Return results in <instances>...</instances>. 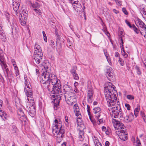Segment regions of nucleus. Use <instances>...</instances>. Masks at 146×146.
Instances as JSON below:
<instances>
[{"label": "nucleus", "mask_w": 146, "mask_h": 146, "mask_svg": "<svg viewBox=\"0 0 146 146\" xmlns=\"http://www.w3.org/2000/svg\"><path fill=\"white\" fill-rule=\"evenodd\" d=\"M115 88L114 85L112 83L109 82L106 84V86L104 87V92L108 105L109 107H113L108 108L112 110V112L114 113L117 110H121V108L119 104H118V101L117 102V106H115V102L117 100V98L116 94L117 92L115 90Z\"/></svg>", "instance_id": "f257e3e1"}, {"label": "nucleus", "mask_w": 146, "mask_h": 146, "mask_svg": "<svg viewBox=\"0 0 146 146\" xmlns=\"http://www.w3.org/2000/svg\"><path fill=\"white\" fill-rule=\"evenodd\" d=\"M58 81H60L57 80V78L55 75L50 73L47 72H43L42 74L41 79L40 80V82L41 84H44V87L45 89H48L49 91L50 89L49 88L50 82L52 85L54 84L58 83Z\"/></svg>", "instance_id": "f03ea898"}, {"label": "nucleus", "mask_w": 146, "mask_h": 146, "mask_svg": "<svg viewBox=\"0 0 146 146\" xmlns=\"http://www.w3.org/2000/svg\"><path fill=\"white\" fill-rule=\"evenodd\" d=\"M35 49L34 60L37 64H39L42 59L43 54L42 49L40 46H36V47L35 46Z\"/></svg>", "instance_id": "7ed1b4c3"}, {"label": "nucleus", "mask_w": 146, "mask_h": 146, "mask_svg": "<svg viewBox=\"0 0 146 146\" xmlns=\"http://www.w3.org/2000/svg\"><path fill=\"white\" fill-rule=\"evenodd\" d=\"M25 109L28 111V113L31 116L33 117L35 115L36 113L35 106L34 102H27L26 105Z\"/></svg>", "instance_id": "20e7f679"}, {"label": "nucleus", "mask_w": 146, "mask_h": 146, "mask_svg": "<svg viewBox=\"0 0 146 146\" xmlns=\"http://www.w3.org/2000/svg\"><path fill=\"white\" fill-rule=\"evenodd\" d=\"M52 132L54 135H57L56 141L58 143H60L63 137H64L65 130L64 129L56 130L55 129H52Z\"/></svg>", "instance_id": "39448f33"}, {"label": "nucleus", "mask_w": 146, "mask_h": 146, "mask_svg": "<svg viewBox=\"0 0 146 146\" xmlns=\"http://www.w3.org/2000/svg\"><path fill=\"white\" fill-rule=\"evenodd\" d=\"M116 127H115V132L118 135L119 138L121 140L124 141L126 140L127 138V134L126 130L125 129L123 130L119 128L116 129Z\"/></svg>", "instance_id": "423d86ee"}, {"label": "nucleus", "mask_w": 146, "mask_h": 146, "mask_svg": "<svg viewBox=\"0 0 146 146\" xmlns=\"http://www.w3.org/2000/svg\"><path fill=\"white\" fill-rule=\"evenodd\" d=\"M27 76H24V79L25 80V84L24 90L27 97H29L32 98L33 95V92L32 89L31 88L29 84H27Z\"/></svg>", "instance_id": "0eeeda50"}, {"label": "nucleus", "mask_w": 146, "mask_h": 146, "mask_svg": "<svg viewBox=\"0 0 146 146\" xmlns=\"http://www.w3.org/2000/svg\"><path fill=\"white\" fill-rule=\"evenodd\" d=\"M28 16V13L25 11H23L21 13L20 16H19V19L21 25L24 26L25 25Z\"/></svg>", "instance_id": "6e6552de"}, {"label": "nucleus", "mask_w": 146, "mask_h": 146, "mask_svg": "<svg viewBox=\"0 0 146 146\" xmlns=\"http://www.w3.org/2000/svg\"><path fill=\"white\" fill-rule=\"evenodd\" d=\"M1 62V65L2 68L3 70L4 73L6 74L7 75H5L6 78H8L11 76V74L8 68L7 67V65L4 61V60L0 61Z\"/></svg>", "instance_id": "1a4fd4ad"}, {"label": "nucleus", "mask_w": 146, "mask_h": 146, "mask_svg": "<svg viewBox=\"0 0 146 146\" xmlns=\"http://www.w3.org/2000/svg\"><path fill=\"white\" fill-rule=\"evenodd\" d=\"M53 102L54 104V108L55 110H57V107L59 106L60 101L63 98V96L62 95L60 96V95H53Z\"/></svg>", "instance_id": "9d476101"}, {"label": "nucleus", "mask_w": 146, "mask_h": 146, "mask_svg": "<svg viewBox=\"0 0 146 146\" xmlns=\"http://www.w3.org/2000/svg\"><path fill=\"white\" fill-rule=\"evenodd\" d=\"M60 82L59 83L54 84L53 85V88H52V90L50 91V92L52 94H59V92L61 91V86L60 84Z\"/></svg>", "instance_id": "9b49d317"}, {"label": "nucleus", "mask_w": 146, "mask_h": 146, "mask_svg": "<svg viewBox=\"0 0 146 146\" xmlns=\"http://www.w3.org/2000/svg\"><path fill=\"white\" fill-rule=\"evenodd\" d=\"M17 114L19 120L23 123V122L25 123L27 120V117L21 108L18 110Z\"/></svg>", "instance_id": "f8f14e48"}, {"label": "nucleus", "mask_w": 146, "mask_h": 146, "mask_svg": "<svg viewBox=\"0 0 146 146\" xmlns=\"http://www.w3.org/2000/svg\"><path fill=\"white\" fill-rule=\"evenodd\" d=\"M105 74L110 81H111L114 80V74L113 72L112 68L110 67H108L107 68Z\"/></svg>", "instance_id": "ddd939ff"}, {"label": "nucleus", "mask_w": 146, "mask_h": 146, "mask_svg": "<svg viewBox=\"0 0 146 146\" xmlns=\"http://www.w3.org/2000/svg\"><path fill=\"white\" fill-rule=\"evenodd\" d=\"M138 9L143 17L146 21V6L143 4H140L139 6Z\"/></svg>", "instance_id": "4468645a"}, {"label": "nucleus", "mask_w": 146, "mask_h": 146, "mask_svg": "<svg viewBox=\"0 0 146 146\" xmlns=\"http://www.w3.org/2000/svg\"><path fill=\"white\" fill-rule=\"evenodd\" d=\"M135 23L137 27L143 29L146 31V25L140 19H137L135 21Z\"/></svg>", "instance_id": "2eb2a0df"}, {"label": "nucleus", "mask_w": 146, "mask_h": 146, "mask_svg": "<svg viewBox=\"0 0 146 146\" xmlns=\"http://www.w3.org/2000/svg\"><path fill=\"white\" fill-rule=\"evenodd\" d=\"M93 112L95 114V116L96 119H98L101 115V109L98 107H96L93 109Z\"/></svg>", "instance_id": "dca6fc26"}, {"label": "nucleus", "mask_w": 146, "mask_h": 146, "mask_svg": "<svg viewBox=\"0 0 146 146\" xmlns=\"http://www.w3.org/2000/svg\"><path fill=\"white\" fill-rule=\"evenodd\" d=\"M54 122L56 124L55 126H54L52 129L58 130L60 129V128H61V129H64V127L62 126L61 123L58 122V120L57 119H55L54 120Z\"/></svg>", "instance_id": "f3484780"}, {"label": "nucleus", "mask_w": 146, "mask_h": 146, "mask_svg": "<svg viewBox=\"0 0 146 146\" xmlns=\"http://www.w3.org/2000/svg\"><path fill=\"white\" fill-rule=\"evenodd\" d=\"M63 90L66 92L72 93L73 90L72 87L68 85L65 84L63 86Z\"/></svg>", "instance_id": "a211bd4d"}, {"label": "nucleus", "mask_w": 146, "mask_h": 146, "mask_svg": "<svg viewBox=\"0 0 146 146\" xmlns=\"http://www.w3.org/2000/svg\"><path fill=\"white\" fill-rule=\"evenodd\" d=\"M114 117V118H120L123 117V114L121 111V110H117L115 113H113Z\"/></svg>", "instance_id": "6ab92c4d"}, {"label": "nucleus", "mask_w": 146, "mask_h": 146, "mask_svg": "<svg viewBox=\"0 0 146 146\" xmlns=\"http://www.w3.org/2000/svg\"><path fill=\"white\" fill-rule=\"evenodd\" d=\"M69 2L72 4H74L73 8L75 9L76 7H79V6L82 7L78 1V0H68Z\"/></svg>", "instance_id": "aec40b11"}, {"label": "nucleus", "mask_w": 146, "mask_h": 146, "mask_svg": "<svg viewBox=\"0 0 146 146\" xmlns=\"http://www.w3.org/2000/svg\"><path fill=\"white\" fill-rule=\"evenodd\" d=\"M20 4H17L16 3H13V8L16 15H18L19 14V6Z\"/></svg>", "instance_id": "412c9836"}, {"label": "nucleus", "mask_w": 146, "mask_h": 146, "mask_svg": "<svg viewBox=\"0 0 146 146\" xmlns=\"http://www.w3.org/2000/svg\"><path fill=\"white\" fill-rule=\"evenodd\" d=\"M123 31H121L118 32V36H120L119 38V42L120 45L123 46V36L122 35Z\"/></svg>", "instance_id": "4be33fe9"}, {"label": "nucleus", "mask_w": 146, "mask_h": 146, "mask_svg": "<svg viewBox=\"0 0 146 146\" xmlns=\"http://www.w3.org/2000/svg\"><path fill=\"white\" fill-rule=\"evenodd\" d=\"M88 91L87 96L93 97V91L92 87L90 85H88Z\"/></svg>", "instance_id": "5701e85b"}, {"label": "nucleus", "mask_w": 146, "mask_h": 146, "mask_svg": "<svg viewBox=\"0 0 146 146\" xmlns=\"http://www.w3.org/2000/svg\"><path fill=\"white\" fill-rule=\"evenodd\" d=\"M0 38L2 41H5L6 39V37L3 30L0 31Z\"/></svg>", "instance_id": "b1692460"}, {"label": "nucleus", "mask_w": 146, "mask_h": 146, "mask_svg": "<svg viewBox=\"0 0 146 146\" xmlns=\"http://www.w3.org/2000/svg\"><path fill=\"white\" fill-rule=\"evenodd\" d=\"M55 34L56 36V40L57 41H56V44L58 46H60L61 45H62L60 42V36L58 34V32L57 31H55Z\"/></svg>", "instance_id": "393cba45"}, {"label": "nucleus", "mask_w": 146, "mask_h": 146, "mask_svg": "<svg viewBox=\"0 0 146 146\" xmlns=\"http://www.w3.org/2000/svg\"><path fill=\"white\" fill-rule=\"evenodd\" d=\"M140 110V105L137 104V107L134 110V114L136 117L138 116L139 112Z\"/></svg>", "instance_id": "a878e982"}, {"label": "nucleus", "mask_w": 146, "mask_h": 146, "mask_svg": "<svg viewBox=\"0 0 146 146\" xmlns=\"http://www.w3.org/2000/svg\"><path fill=\"white\" fill-rule=\"evenodd\" d=\"M0 116L3 119H7V115L3 111L0 109Z\"/></svg>", "instance_id": "bb28decb"}, {"label": "nucleus", "mask_w": 146, "mask_h": 146, "mask_svg": "<svg viewBox=\"0 0 146 146\" xmlns=\"http://www.w3.org/2000/svg\"><path fill=\"white\" fill-rule=\"evenodd\" d=\"M84 132L82 130H80L79 132V137L80 139V141H82L84 138Z\"/></svg>", "instance_id": "cd10ccee"}, {"label": "nucleus", "mask_w": 146, "mask_h": 146, "mask_svg": "<svg viewBox=\"0 0 146 146\" xmlns=\"http://www.w3.org/2000/svg\"><path fill=\"white\" fill-rule=\"evenodd\" d=\"M116 127H116L117 128L116 129L118 128L121 129H124L125 127L123 123L119 121L118 123H117Z\"/></svg>", "instance_id": "c85d7f7f"}, {"label": "nucleus", "mask_w": 146, "mask_h": 146, "mask_svg": "<svg viewBox=\"0 0 146 146\" xmlns=\"http://www.w3.org/2000/svg\"><path fill=\"white\" fill-rule=\"evenodd\" d=\"M75 113L76 116H77L78 117L77 118V120H76V122L77 123V125H78V126H79V123H78L79 121L78 120V119H79L80 120L81 119V115L80 114V113L79 111H78H78L77 112H76V113Z\"/></svg>", "instance_id": "c756f323"}, {"label": "nucleus", "mask_w": 146, "mask_h": 146, "mask_svg": "<svg viewBox=\"0 0 146 146\" xmlns=\"http://www.w3.org/2000/svg\"><path fill=\"white\" fill-rule=\"evenodd\" d=\"M131 29H132L137 34H138L139 33H140L142 35H143L142 33L139 30H138L134 25H133V26H132Z\"/></svg>", "instance_id": "7c9ffc66"}, {"label": "nucleus", "mask_w": 146, "mask_h": 146, "mask_svg": "<svg viewBox=\"0 0 146 146\" xmlns=\"http://www.w3.org/2000/svg\"><path fill=\"white\" fill-rule=\"evenodd\" d=\"M74 110L75 113L78 112L79 111V108L77 104H75L74 106Z\"/></svg>", "instance_id": "2f4dec72"}, {"label": "nucleus", "mask_w": 146, "mask_h": 146, "mask_svg": "<svg viewBox=\"0 0 146 146\" xmlns=\"http://www.w3.org/2000/svg\"><path fill=\"white\" fill-rule=\"evenodd\" d=\"M94 143L95 146H102V144L99 142V141L98 139H95L94 140Z\"/></svg>", "instance_id": "473e14b6"}, {"label": "nucleus", "mask_w": 146, "mask_h": 146, "mask_svg": "<svg viewBox=\"0 0 146 146\" xmlns=\"http://www.w3.org/2000/svg\"><path fill=\"white\" fill-rule=\"evenodd\" d=\"M76 67L74 66L73 67L72 69L70 71L72 75L76 73Z\"/></svg>", "instance_id": "72a5a7b5"}, {"label": "nucleus", "mask_w": 146, "mask_h": 146, "mask_svg": "<svg viewBox=\"0 0 146 146\" xmlns=\"http://www.w3.org/2000/svg\"><path fill=\"white\" fill-rule=\"evenodd\" d=\"M32 6L33 8H36L39 6V4L37 2H35V3L33 4L31 3Z\"/></svg>", "instance_id": "f704fd0d"}, {"label": "nucleus", "mask_w": 146, "mask_h": 146, "mask_svg": "<svg viewBox=\"0 0 146 146\" xmlns=\"http://www.w3.org/2000/svg\"><path fill=\"white\" fill-rule=\"evenodd\" d=\"M124 120L127 123L131 121L127 115H126L125 117H124Z\"/></svg>", "instance_id": "c9c22d12"}, {"label": "nucleus", "mask_w": 146, "mask_h": 146, "mask_svg": "<svg viewBox=\"0 0 146 146\" xmlns=\"http://www.w3.org/2000/svg\"><path fill=\"white\" fill-rule=\"evenodd\" d=\"M118 62L120 63V65L122 66H123L124 65V61L121 58L119 57V60H118Z\"/></svg>", "instance_id": "e433bc0d"}, {"label": "nucleus", "mask_w": 146, "mask_h": 146, "mask_svg": "<svg viewBox=\"0 0 146 146\" xmlns=\"http://www.w3.org/2000/svg\"><path fill=\"white\" fill-rule=\"evenodd\" d=\"M128 116L131 121L134 119V115L133 113H130Z\"/></svg>", "instance_id": "4c0bfd02"}, {"label": "nucleus", "mask_w": 146, "mask_h": 146, "mask_svg": "<svg viewBox=\"0 0 146 146\" xmlns=\"http://www.w3.org/2000/svg\"><path fill=\"white\" fill-rule=\"evenodd\" d=\"M98 120V124L100 125L101 123L103 122V120L102 118H100V117H99L98 119H97Z\"/></svg>", "instance_id": "58836bf2"}, {"label": "nucleus", "mask_w": 146, "mask_h": 146, "mask_svg": "<svg viewBox=\"0 0 146 146\" xmlns=\"http://www.w3.org/2000/svg\"><path fill=\"white\" fill-rule=\"evenodd\" d=\"M135 68L136 69L137 74L139 75H140L141 74V72L139 68L137 66L135 67Z\"/></svg>", "instance_id": "ea45409f"}, {"label": "nucleus", "mask_w": 146, "mask_h": 146, "mask_svg": "<svg viewBox=\"0 0 146 146\" xmlns=\"http://www.w3.org/2000/svg\"><path fill=\"white\" fill-rule=\"evenodd\" d=\"M93 98V97L87 96V100L88 102L89 103H91L92 102Z\"/></svg>", "instance_id": "a19ab883"}, {"label": "nucleus", "mask_w": 146, "mask_h": 146, "mask_svg": "<svg viewBox=\"0 0 146 146\" xmlns=\"http://www.w3.org/2000/svg\"><path fill=\"white\" fill-rule=\"evenodd\" d=\"M15 69L16 70L15 73L17 76H18L19 74V72L18 70V68L17 66H15Z\"/></svg>", "instance_id": "79ce46f5"}, {"label": "nucleus", "mask_w": 146, "mask_h": 146, "mask_svg": "<svg viewBox=\"0 0 146 146\" xmlns=\"http://www.w3.org/2000/svg\"><path fill=\"white\" fill-rule=\"evenodd\" d=\"M125 23L127 24V25L130 28H132V26H133V25H131L130 23L127 20H125Z\"/></svg>", "instance_id": "37998d69"}, {"label": "nucleus", "mask_w": 146, "mask_h": 146, "mask_svg": "<svg viewBox=\"0 0 146 146\" xmlns=\"http://www.w3.org/2000/svg\"><path fill=\"white\" fill-rule=\"evenodd\" d=\"M2 52V50L0 47V61L3 60H4V57L3 55L1 54V52Z\"/></svg>", "instance_id": "c03bdc74"}, {"label": "nucleus", "mask_w": 146, "mask_h": 146, "mask_svg": "<svg viewBox=\"0 0 146 146\" xmlns=\"http://www.w3.org/2000/svg\"><path fill=\"white\" fill-rule=\"evenodd\" d=\"M127 98L130 100H132L134 99V97L131 95H127Z\"/></svg>", "instance_id": "a18cd8bd"}, {"label": "nucleus", "mask_w": 146, "mask_h": 146, "mask_svg": "<svg viewBox=\"0 0 146 146\" xmlns=\"http://www.w3.org/2000/svg\"><path fill=\"white\" fill-rule=\"evenodd\" d=\"M72 75L73 76L74 78V79L76 80H78L79 77L77 73H76L75 74H73Z\"/></svg>", "instance_id": "49530a36"}, {"label": "nucleus", "mask_w": 146, "mask_h": 146, "mask_svg": "<svg viewBox=\"0 0 146 146\" xmlns=\"http://www.w3.org/2000/svg\"><path fill=\"white\" fill-rule=\"evenodd\" d=\"M34 10L38 14L40 15L41 14V12L39 9L35 8L34 9Z\"/></svg>", "instance_id": "de8ad7c7"}, {"label": "nucleus", "mask_w": 146, "mask_h": 146, "mask_svg": "<svg viewBox=\"0 0 146 146\" xmlns=\"http://www.w3.org/2000/svg\"><path fill=\"white\" fill-rule=\"evenodd\" d=\"M89 117L91 121L93 123V124L94 125L96 123V121L93 118L92 116H90Z\"/></svg>", "instance_id": "09e8293b"}, {"label": "nucleus", "mask_w": 146, "mask_h": 146, "mask_svg": "<svg viewBox=\"0 0 146 146\" xmlns=\"http://www.w3.org/2000/svg\"><path fill=\"white\" fill-rule=\"evenodd\" d=\"M119 121H118L117 120L115 119H113L112 120V122L113 123H115L116 124V125L117 126V123L119 122Z\"/></svg>", "instance_id": "8fccbe9b"}, {"label": "nucleus", "mask_w": 146, "mask_h": 146, "mask_svg": "<svg viewBox=\"0 0 146 146\" xmlns=\"http://www.w3.org/2000/svg\"><path fill=\"white\" fill-rule=\"evenodd\" d=\"M103 51L104 52V54H105V55L106 57H107V56L108 55V54L107 53V51L106 49H104Z\"/></svg>", "instance_id": "3c124183"}, {"label": "nucleus", "mask_w": 146, "mask_h": 146, "mask_svg": "<svg viewBox=\"0 0 146 146\" xmlns=\"http://www.w3.org/2000/svg\"><path fill=\"white\" fill-rule=\"evenodd\" d=\"M122 10L123 12L126 15H127L128 14V13L125 8H123L122 9Z\"/></svg>", "instance_id": "603ef678"}, {"label": "nucleus", "mask_w": 146, "mask_h": 146, "mask_svg": "<svg viewBox=\"0 0 146 146\" xmlns=\"http://www.w3.org/2000/svg\"><path fill=\"white\" fill-rule=\"evenodd\" d=\"M125 106L127 108L128 110H130V106L129 105V104H125Z\"/></svg>", "instance_id": "864d4df0"}, {"label": "nucleus", "mask_w": 146, "mask_h": 146, "mask_svg": "<svg viewBox=\"0 0 146 146\" xmlns=\"http://www.w3.org/2000/svg\"><path fill=\"white\" fill-rule=\"evenodd\" d=\"M136 142L137 143V144L136 145V146H141V144L139 140L138 139L137 140Z\"/></svg>", "instance_id": "5fc2aeb1"}, {"label": "nucleus", "mask_w": 146, "mask_h": 146, "mask_svg": "<svg viewBox=\"0 0 146 146\" xmlns=\"http://www.w3.org/2000/svg\"><path fill=\"white\" fill-rule=\"evenodd\" d=\"M5 16H6V18H7V20L8 21H9V13H6L5 14Z\"/></svg>", "instance_id": "6e6d98bb"}, {"label": "nucleus", "mask_w": 146, "mask_h": 146, "mask_svg": "<svg viewBox=\"0 0 146 146\" xmlns=\"http://www.w3.org/2000/svg\"><path fill=\"white\" fill-rule=\"evenodd\" d=\"M14 2H13V3H17V4H20V2L21 1V0H15Z\"/></svg>", "instance_id": "4d7b16f0"}, {"label": "nucleus", "mask_w": 146, "mask_h": 146, "mask_svg": "<svg viewBox=\"0 0 146 146\" xmlns=\"http://www.w3.org/2000/svg\"><path fill=\"white\" fill-rule=\"evenodd\" d=\"M141 114L143 118L144 117H146L145 113L141 111Z\"/></svg>", "instance_id": "13d9d810"}, {"label": "nucleus", "mask_w": 146, "mask_h": 146, "mask_svg": "<svg viewBox=\"0 0 146 146\" xmlns=\"http://www.w3.org/2000/svg\"><path fill=\"white\" fill-rule=\"evenodd\" d=\"M107 60L108 61L109 63L111 62V59L110 58L108 57V56H107V57H106Z\"/></svg>", "instance_id": "bf43d9fd"}, {"label": "nucleus", "mask_w": 146, "mask_h": 146, "mask_svg": "<svg viewBox=\"0 0 146 146\" xmlns=\"http://www.w3.org/2000/svg\"><path fill=\"white\" fill-rule=\"evenodd\" d=\"M12 62L13 63V65L14 67L15 66H17L16 65V62L14 60H12Z\"/></svg>", "instance_id": "052dcab7"}, {"label": "nucleus", "mask_w": 146, "mask_h": 146, "mask_svg": "<svg viewBox=\"0 0 146 146\" xmlns=\"http://www.w3.org/2000/svg\"><path fill=\"white\" fill-rule=\"evenodd\" d=\"M110 143L108 141H107L105 143V146H109Z\"/></svg>", "instance_id": "680f3d73"}, {"label": "nucleus", "mask_w": 146, "mask_h": 146, "mask_svg": "<svg viewBox=\"0 0 146 146\" xmlns=\"http://www.w3.org/2000/svg\"><path fill=\"white\" fill-rule=\"evenodd\" d=\"M119 53L117 52H115V57H117L119 55Z\"/></svg>", "instance_id": "e2e57ef3"}, {"label": "nucleus", "mask_w": 146, "mask_h": 146, "mask_svg": "<svg viewBox=\"0 0 146 146\" xmlns=\"http://www.w3.org/2000/svg\"><path fill=\"white\" fill-rule=\"evenodd\" d=\"M122 54L125 58H127L128 57V55L126 53H125V55H124L123 54Z\"/></svg>", "instance_id": "0e129e2a"}, {"label": "nucleus", "mask_w": 146, "mask_h": 146, "mask_svg": "<svg viewBox=\"0 0 146 146\" xmlns=\"http://www.w3.org/2000/svg\"><path fill=\"white\" fill-rule=\"evenodd\" d=\"M117 4L119 6H121V2L119 1L117 3Z\"/></svg>", "instance_id": "69168bd1"}, {"label": "nucleus", "mask_w": 146, "mask_h": 146, "mask_svg": "<svg viewBox=\"0 0 146 146\" xmlns=\"http://www.w3.org/2000/svg\"><path fill=\"white\" fill-rule=\"evenodd\" d=\"M87 111H90V106L88 105H87Z\"/></svg>", "instance_id": "338daca9"}, {"label": "nucleus", "mask_w": 146, "mask_h": 146, "mask_svg": "<svg viewBox=\"0 0 146 146\" xmlns=\"http://www.w3.org/2000/svg\"><path fill=\"white\" fill-rule=\"evenodd\" d=\"M67 143L66 142H64L62 144V146H66Z\"/></svg>", "instance_id": "774afa93"}]
</instances>
